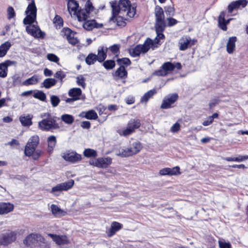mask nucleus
<instances>
[{
    "label": "nucleus",
    "mask_w": 248,
    "mask_h": 248,
    "mask_svg": "<svg viewBox=\"0 0 248 248\" xmlns=\"http://www.w3.org/2000/svg\"><path fill=\"white\" fill-rule=\"evenodd\" d=\"M7 14H8V18L9 19L13 18L15 16L16 14H15L14 9L12 7L10 6L8 8Z\"/></svg>",
    "instance_id": "56"
},
{
    "label": "nucleus",
    "mask_w": 248,
    "mask_h": 248,
    "mask_svg": "<svg viewBox=\"0 0 248 248\" xmlns=\"http://www.w3.org/2000/svg\"><path fill=\"white\" fill-rule=\"evenodd\" d=\"M237 6L239 8H240L241 7L244 8L246 7L248 4V1L247 0H238L235 1Z\"/></svg>",
    "instance_id": "55"
},
{
    "label": "nucleus",
    "mask_w": 248,
    "mask_h": 248,
    "mask_svg": "<svg viewBox=\"0 0 248 248\" xmlns=\"http://www.w3.org/2000/svg\"><path fill=\"white\" fill-rule=\"evenodd\" d=\"M32 116L28 114L26 116H21L19 117V121L23 126H30L32 124Z\"/></svg>",
    "instance_id": "26"
},
{
    "label": "nucleus",
    "mask_w": 248,
    "mask_h": 248,
    "mask_svg": "<svg viewBox=\"0 0 248 248\" xmlns=\"http://www.w3.org/2000/svg\"><path fill=\"white\" fill-rule=\"evenodd\" d=\"M166 14L168 16H173L175 13V9L172 6H167L164 7Z\"/></svg>",
    "instance_id": "42"
},
{
    "label": "nucleus",
    "mask_w": 248,
    "mask_h": 248,
    "mask_svg": "<svg viewBox=\"0 0 248 248\" xmlns=\"http://www.w3.org/2000/svg\"><path fill=\"white\" fill-rule=\"evenodd\" d=\"M123 227V225L118 222L114 221L111 223L110 228L108 229L107 234L108 236H112L117 232Z\"/></svg>",
    "instance_id": "21"
},
{
    "label": "nucleus",
    "mask_w": 248,
    "mask_h": 248,
    "mask_svg": "<svg viewBox=\"0 0 248 248\" xmlns=\"http://www.w3.org/2000/svg\"><path fill=\"white\" fill-rule=\"evenodd\" d=\"M123 19L122 16H119L118 17L116 16L113 20H110L109 19V20L112 21L114 22H116L117 25L119 26L124 27L126 25V22Z\"/></svg>",
    "instance_id": "45"
},
{
    "label": "nucleus",
    "mask_w": 248,
    "mask_h": 248,
    "mask_svg": "<svg viewBox=\"0 0 248 248\" xmlns=\"http://www.w3.org/2000/svg\"><path fill=\"white\" fill-rule=\"evenodd\" d=\"M237 40V37L235 36H232L229 38L227 44L226 49L227 51L229 54H231L233 52L235 48V43Z\"/></svg>",
    "instance_id": "24"
},
{
    "label": "nucleus",
    "mask_w": 248,
    "mask_h": 248,
    "mask_svg": "<svg viewBox=\"0 0 248 248\" xmlns=\"http://www.w3.org/2000/svg\"><path fill=\"white\" fill-rule=\"evenodd\" d=\"M220 101L219 97H215L212 98L209 104V106L210 109H212L214 107H215L217 105Z\"/></svg>",
    "instance_id": "47"
},
{
    "label": "nucleus",
    "mask_w": 248,
    "mask_h": 248,
    "mask_svg": "<svg viewBox=\"0 0 248 248\" xmlns=\"http://www.w3.org/2000/svg\"><path fill=\"white\" fill-rule=\"evenodd\" d=\"M78 3L75 0H69L67 3V8L69 12L73 11L76 13L78 8Z\"/></svg>",
    "instance_id": "34"
},
{
    "label": "nucleus",
    "mask_w": 248,
    "mask_h": 248,
    "mask_svg": "<svg viewBox=\"0 0 248 248\" xmlns=\"http://www.w3.org/2000/svg\"><path fill=\"white\" fill-rule=\"evenodd\" d=\"M131 147L135 154L139 153L142 148L141 144L140 142H133Z\"/></svg>",
    "instance_id": "44"
},
{
    "label": "nucleus",
    "mask_w": 248,
    "mask_h": 248,
    "mask_svg": "<svg viewBox=\"0 0 248 248\" xmlns=\"http://www.w3.org/2000/svg\"><path fill=\"white\" fill-rule=\"evenodd\" d=\"M117 155L122 157H127L128 155L126 151V148L119 150V153L117 154Z\"/></svg>",
    "instance_id": "57"
},
{
    "label": "nucleus",
    "mask_w": 248,
    "mask_h": 248,
    "mask_svg": "<svg viewBox=\"0 0 248 248\" xmlns=\"http://www.w3.org/2000/svg\"><path fill=\"white\" fill-rule=\"evenodd\" d=\"M112 8V16L110 20H113L119 13L126 12V15L130 17H133L136 14V7L131 5L129 0H120L110 2Z\"/></svg>",
    "instance_id": "3"
},
{
    "label": "nucleus",
    "mask_w": 248,
    "mask_h": 248,
    "mask_svg": "<svg viewBox=\"0 0 248 248\" xmlns=\"http://www.w3.org/2000/svg\"><path fill=\"white\" fill-rule=\"evenodd\" d=\"M166 27H163L162 29L158 28V26H155V31L156 32L157 36L155 38L153 41L149 38H148L144 44L142 45H137L134 48L130 50V53L133 57H136L141 53H146L147 52L151 47H155L156 45H160V40H163L165 38L164 35L163 33Z\"/></svg>",
    "instance_id": "2"
},
{
    "label": "nucleus",
    "mask_w": 248,
    "mask_h": 248,
    "mask_svg": "<svg viewBox=\"0 0 248 248\" xmlns=\"http://www.w3.org/2000/svg\"><path fill=\"white\" fill-rule=\"evenodd\" d=\"M62 157L66 161H68L72 163L77 162L80 161L82 158L80 155L76 152H70L69 151L65 153L62 156Z\"/></svg>",
    "instance_id": "16"
},
{
    "label": "nucleus",
    "mask_w": 248,
    "mask_h": 248,
    "mask_svg": "<svg viewBox=\"0 0 248 248\" xmlns=\"http://www.w3.org/2000/svg\"><path fill=\"white\" fill-rule=\"evenodd\" d=\"M48 235L58 245H64L67 243L68 240L66 236L58 235L51 233H49Z\"/></svg>",
    "instance_id": "20"
},
{
    "label": "nucleus",
    "mask_w": 248,
    "mask_h": 248,
    "mask_svg": "<svg viewBox=\"0 0 248 248\" xmlns=\"http://www.w3.org/2000/svg\"><path fill=\"white\" fill-rule=\"evenodd\" d=\"M57 80L55 78H47L45 79L42 83L41 87H44L46 89H49L55 85Z\"/></svg>",
    "instance_id": "31"
},
{
    "label": "nucleus",
    "mask_w": 248,
    "mask_h": 248,
    "mask_svg": "<svg viewBox=\"0 0 248 248\" xmlns=\"http://www.w3.org/2000/svg\"><path fill=\"white\" fill-rule=\"evenodd\" d=\"M50 102L53 107H56L58 106L60 102L59 97L55 95H52L50 97Z\"/></svg>",
    "instance_id": "43"
},
{
    "label": "nucleus",
    "mask_w": 248,
    "mask_h": 248,
    "mask_svg": "<svg viewBox=\"0 0 248 248\" xmlns=\"http://www.w3.org/2000/svg\"><path fill=\"white\" fill-rule=\"evenodd\" d=\"M83 155L87 157H95L97 155V152L92 149H85L83 152Z\"/></svg>",
    "instance_id": "38"
},
{
    "label": "nucleus",
    "mask_w": 248,
    "mask_h": 248,
    "mask_svg": "<svg viewBox=\"0 0 248 248\" xmlns=\"http://www.w3.org/2000/svg\"><path fill=\"white\" fill-rule=\"evenodd\" d=\"M47 142L48 143V151L49 153H51L57 142L56 137L53 135L50 136L47 138Z\"/></svg>",
    "instance_id": "29"
},
{
    "label": "nucleus",
    "mask_w": 248,
    "mask_h": 248,
    "mask_svg": "<svg viewBox=\"0 0 248 248\" xmlns=\"http://www.w3.org/2000/svg\"><path fill=\"white\" fill-rule=\"evenodd\" d=\"M178 98V95L176 93L169 94L166 96L161 105V108L168 109L171 107V105L174 103Z\"/></svg>",
    "instance_id": "12"
},
{
    "label": "nucleus",
    "mask_w": 248,
    "mask_h": 248,
    "mask_svg": "<svg viewBox=\"0 0 248 248\" xmlns=\"http://www.w3.org/2000/svg\"><path fill=\"white\" fill-rule=\"evenodd\" d=\"M98 163L97 167L100 168H106L112 163V159L109 157L105 158H98L97 159Z\"/></svg>",
    "instance_id": "22"
},
{
    "label": "nucleus",
    "mask_w": 248,
    "mask_h": 248,
    "mask_svg": "<svg viewBox=\"0 0 248 248\" xmlns=\"http://www.w3.org/2000/svg\"><path fill=\"white\" fill-rule=\"evenodd\" d=\"M63 35L65 36L68 42L73 45L78 43V39L75 37V33L69 28H63L62 31Z\"/></svg>",
    "instance_id": "15"
},
{
    "label": "nucleus",
    "mask_w": 248,
    "mask_h": 248,
    "mask_svg": "<svg viewBox=\"0 0 248 248\" xmlns=\"http://www.w3.org/2000/svg\"><path fill=\"white\" fill-rule=\"evenodd\" d=\"M125 102L128 105L132 104L135 102V98L132 96H128L125 99Z\"/></svg>",
    "instance_id": "64"
},
{
    "label": "nucleus",
    "mask_w": 248,
    "mask_h": 248,
    "mask_svg": "<svg viewBox=\"0 0 248 248\" xmlns=\"http://www.w3.org/2000/svg\"><path fill=\"white\" fill-rule=\"evenodd\" d=\"M62 190H67L72 187L74 184V181L71 179L67 182L60 184Z\"/></svg>",
    "instance_id": "39"
},
{
    "label": "nucleus",
    "mask_w": 248,
    "mask_h": 248,
    "mask_svg": "<svg viewBox=\"0 0 248 248\" xmlns=\"http://www.w3.org/2000/svg\"><path fill=\"white\" fill-rule=\"evenodd\" d=\"M180 128V125L179 123H175L171 127V131L172 132H178Z\"/></svg>",
    "instance_id": "60"
},
{
    "label": "nucleus",
    "mask_w": 248,
    "mask_h": 248,
    "mask_svg": "<svg viewBox=\"0 0 248 248\" xmlns=\"http://www.w3.org/2000/svg\"><path fill=\"white\" fill-rule=\"evenodd\" d=\"M14 205L10 202H0V215L8 214L13 211Z\"/></svg>",
    "instance_id": "18"
},
{
    "label": "nucleus",
    "mask_w": 248,
    "mask_h": 248,
    "mask_svg": "<svg viewBox=\"0 0 248 248\" xmlns=\"http://www.w3.org/2000/svg\"><path fill=\"white\" fill-rule=\"evenodd\" d=\"M220 248H231V244L229 242L219 241Z\"/></svg>",
    "instance_id": "58"
},
{
    "label": "nucleus",
    "mask_w": 248,
    "mask_h": 248,
    "mask_svg": "<svg viewBox=\"0 0 248 248\" xmlns=\"http://www.w3.org/2000/svg\"><path fill=\"white\" fill-rule=\"evenodd\" d=\"M238 9L235 1L232 2L228 6V12L230 13H232L234 10Z\"/></svg>",
    "instance_id": "54"
},
{
    "label": "nucleus",
    "mask_w": 248,
    "mask_h": 248,
    "mask_svg": "<svg viewBox=\"0 0 248 248\" xmlns=\"http://www.w3.org/2000/svg\"><path fill=\"white\" fill-rule=\"evenodd\" d=\"M90 13L85 9H80L77 13V16L79 21L86 20L89 17Z\"/></svg>",
    "instance_id": "27"
},
{
    "label": "nucleus",
    "mask_w": 248,
    "mask_h": 248,
    "mask_svg": "<svg viewBox=\"0 0 248 248\" xmlns=\"http://www.w3.org/2000/svg\"><path fill=\"white\" fill-rule=\"evenodd\" d=\"M51 209L52 214L55 216L61 215L63 212L57 205L53 204L51 205Z\"/></svg>",
    "instance_id": "41"
},
{
    "label": "nucleus",
    "mask_w": 248,
    "mask_h": 248,
    "mask_svg": "<svg viewBox=\"0 0 248 248\" xmlns=\"http://www.w3.org/2000/svg\"><path fill=\"white\" fill-rule=\"evenodd\" d=\"M196 41V40L191 39L189 37H183L179 41V49L181 50H185L188 47L194 45Z\"/></svg>",
    "instance_id": "14"
},
{
    "label": "nucleus",
    "mask_w": 248,
    "mask_h": 248,
    "mask_svg": "<svg viewBox=\"0 0 248 248\" xmlns=\"http://www.w3.org/2000/svg\"><path fill=\"white\" fill-rule=\"evenodd\" d=\"M120 47V45L119 44H114L108 47V59L105 62H131L128 58H119L118 53Z\"/></svg>",
    "instance_id": "5"
},
{
    "label": "nucleus",
    "mask_w": 248,
    "mask_h": 248,
    "mask_svg": "<svg viewBox=\"0 0 248 248\" xmlns=\"http://www.w3.org/2000/svg\"><path fill=\"white\" fill-rule=\"evenodd\" d=\"M25 14L27 16L23 20V23L28 25L26 28L28 33L34 37H43L44 32L40 30L38 26L32 24L36 22L37 16V8L34 0H31V2L28 5Z\"/></svg>",
    "instance_id": "1"
},
{
    "label": "nucleus",
    "mask_w": 248,
    "mask_h": 248,
    "mask_svg": "<svg viewBox=\"0 0 248 248\" xmlns=\"http://www.w3.org/2000/svg\"><path fill=\"white\" fill-rule=\"evenodd\" d=\"M47 59L52 62H58L59 58L55 54L49 53L47 55Z\"/></svg>",
    "instance_id": "53"
},
{
    "label": "nucleus",
    "mask_w": 248,
    "mask_h": 248,
    "mask_svg": "<svg viewBox=\"0 0 248 248\" xmlns=\"http://www.w3.org/2000/svg\"><path fill=\"white\" fill-rule=\"evenodd\" d=\"M156 93L155 89H153L146 93L140 99V102H147L149 99Z\"/></svg>",
    "instance_id": "35"
},
{
    "label": "nucleus",
    "mask_w": 248,
    "mask_h": 248,
    "mask_svg": "<svg viewBox=\"0 0 248 248\" xmlns=\"http://www.w3.org/2000/svg\"><path fill=\"white\" fill-rule=\"evenodd\" d=\"M11 46V44L8 41L5 42L0 46V57L5 55Z\"/></svg>",
    "instance_id": "33"
},
{
    "label": "nucleus",
    "mask_w": 248,
    "mask_h": 248,
    "mask_svg": "<svg viewBox=\"0 0 248 248\" xmlns=\"http://www.w3.org/2000/svg\"><path fill=\"white\" fill-rule=\"evenodd\" d=\"M182 68L181 63H164L160 69L155 71L153 75L157 76H165L175 68L179 70Z\"/></svg>",
    "instance_id": "7"
},
{
    "label": "nucleus",
    "mask_w": 248,
    "mask_h": 248,
    "mask_svg": "<svg viewBox=\"0 0 248 248\" xmlns=\"http://www.w3.org/2000/svg\"><path fill=\"white\" fill-rule=\"evenodd\" d=\"M103 24H99L96 22L94 19L87 20L83 25V28L88 31H91L94 28L99 29L102 27Z\"/></svg>",
    "instance_id": "19"
},
{
    "label": "nucleus",
    "mask_w": 248,
    "mask_h": 248,
    "mask_svg": "<svg viewBox=\"0 0 248 248\" xmlns=\"http://www.w3.org/2000/svg\"><path fill=\"white\" fill-rule=\"evenodd\" d=\"M66 76L65 73L62 71H57L54 75V77L60 79L61 82H62V79L64 78Z\"/></svg>",
    "instance_id": "50"
},
{
    "label": "nucleus",
    "mask_w": 248,
    "mask_h": 248,
    "mask_svg": "<svg viewBox=\"0 0 248 248\" xmlns=\"http://www.w3.org/2000/svg\"><path fill=\"white\" fill-rule=\"evenodd\" d=\"M47 116V118L39 122V128L44 131H50L60 128L59 124L57 123L56 119L59 120V117L51 116L50 113H45L42 117Z\"/></svg>",
    "instance_id": "4"
},
{
    "label": "nucleus",
    "mask_w": 248,
    "mask_h": 248,
    "mask_svg": "<svg viewBox=\"0 0 248 248\" xmlns=\"http://www.w3.org/2000/svg\"><path fill=\"white\" fill-rule=\"evenodd\" d=\"M108 47L103 46H99L97 49V54L93 53L89 54L85 58V62H93L98 61V62H104L105 60L108 57Z\"/></svg>",
    "instance_id": "6"
},
{
    "label": "nucleus",
    "mask_w": 248,
    "mask_h": 248,
    "mask_svg": "<svg viewBox=\"0 0 248 248\" xmlns=\"http://www.w3.org/2000/svg\"><path fill=\"white\" fill-rule=\"evenodd\" d=\"M104 67L107 70L113 69L115 66V63H102Z\"/></svg>",
    "instance_id": "61"
},
{
    "label": "nucleus",
    "mask_w": 248,
    "mask_h": 248,
    "mask_svg": "<svg viewBox=\"0 0 248 248\" xmlns=\"http://www.w3.org/2000/svg\"><path fill=\"white\" fill-rule=\"evenodd\" d=\"M141 125L140 120L138 119H131L127 123V127L123 130L122 135L127 136L135 132Z\"/></svg>",
    "instance_id": "9"
},
{
    "label": "nucleus",
    "mask_w": 248,
    "mask_h": 248,
    "mask_svg": "<svg viewBox=\"0 0 248 248\" xmlns=\"http://www.w3.org/2000/svg\"><path fill=\"white\" fill-rule=\"evenodd\" d=\"M83 114H85V115L83 117L89 120H96L98 118L96 112L93 109L89 110L86 112L83 111L81 113V115Z\"/></svg>",
    "instance_id": "32"
},
{
    "label": "nucleus",
    "mask_w": 248,
    "mask_h": 248,
    "mask_svg": "<svg viewBox=\"0 0 248 248\" xmlns=\"http://www.w3.org/2000/svg\"><path fill=\"white\" fill-rule=\"evenodd\" d=\"M39 143V137L37 135L31 137L25 148L24 154L27 156H31Z\"/></svg>",
    "instance_id": "8"
},
{
    "label": "nucleus",
    "mask_w": 248,
    "mask_h": 248,
    "mask_svg": "<svg viewBox=\"0 0 248 248\" xmlns=\"http://www.w3.org/2000/svg\"><path fill=\"white\" fill-rule=\"evenodd\" d=\"M38 80L37 77L36 75L32 76L31 78L25 80L23 83L22 85L25 86H29L30 85H34L38 83Z\"/></svg>",
    "instance_id": "37"
},
{
    "label": "nucleus",
    "mask_w": 248,
    "mask_h": 248,
    "mask_svg": "<svg viewBox=\"0 0 248 248\" xmlns=\"http://www.w3.org/2000/svg\"><path fill=\"white\" fill-rule=\"evenodd\" d=\"M16 233L8 231L0 234V245L6 246L16 240Z\"/></svg>",
    "instance_id": "10"
},
{
    "label": "nucleus",
    "mask_w": 248,
    "mask_h": 248,
    "mask_svg": "<svg viewBox=\"0 0 248 248\" xmlns=\"http://www.w3.org/2000/svg\"><path fill=\"white\" fill-rule=\"evenodd\" d=\"M248 159V155L242 156L239 155L237 157H235V159L236 162H242L244 160H247Z\"/></svg>",
    "instance_id": "63"
},
{
    "label": "nucleus",
    "mask_w": 248,
    "mask_h": 248,
    "mask_svg": "<svg viewBox=\"0 0 248 248\" xmlns=\"http://www.w3.org/2000/svg\"><path fill=\"white\" fill-rule=\"evenodd\" d=\"M61 119L67 124H71L74 121V117L70 114H64L61 116Z\"/></svg>",
    "instance_id": "36"
},
{
    "label": "nucleus",
    "mask_w": 248,
    "mask_h": 248,
    "mask_svg": "<svg viewBox=\"0 0 248 248\" xmlns=\"http://www.w3.org/2000/svg\"><path fill=\"white\" fill-rule=\"evenodd\" d=\"M13 63H0V77L5 78L7 75L8 67Z\"/></svg>",
    "instance_id": "30"
},
{
    "label": "nucleus",
    "mask_w": 248,
    "mask_h": 248,
    "mask_svg": "<svg viewBox=\"0 0 248 248\" xmlns=\"http://www.w3.org/2000/svg\"><path fill=\"white\" fill-rule=\"evenodd\" d=\"M114 76L121 79H125L127 77V72L125 67L121 65L115 71Z\"/></svg>",
    "instance_id": "25"
},
{
    "label": "nucleus",
    "mask_w": 248,
    "mask_h": 248,
    "mask_svg": "<svg viewBox=\"0 0 248 248\" xmlns=\"http://www.w3.org/2000/svg\"><path fill=\"white\" fill-rule=\"evenodd\" d=\"M61 191H62V189L60 184H59L52 188L51 193L55 196H58L59 195V193Z\"/></svg>",
    "instance_id": "48"
},
{
    "label": "nucleus",
    "mask_w": 248,
    "mask_h": 248,
    "mask_svg": "<svg viewBox=\"0 0 248 248\" xmlns=\"http://www.w3.org/2000/svg\"><path fill=\"white\" fill-rule=\"evenodd\" d=\"M81 126L84 129H89L91 127V123L89 121H83Z\"/></svg>",
    "instance_id": "62"
},
{
    "label": "nucleus",
    "mask_w": 248,
    "mask_h": 248,
    "mask_svg": "<svg viewBox=\"0 0 248 248\" xmlns=\"http://www.w3.org/2000/svg\"><path fill=\"white\" fill-rule=\"evenodd\" d=\"M44 238L39 234L31 233L28 235L24 240V244L27 246H31L38 241H42Z\"/></svg>",
    "instance_id": "13"
},
{
    "label": "nucleus",
    "mask_w": 248,
    "mask_h": 248,
    "mask_svg": "<svg viewBox=\"0 0 248 248\" xmlns=\"http://www.w3.org/2000/svg\"><path fill=\"white\" fill-rule=\"evenodd\" d=\"M225 13L223 12L220 13L218 19V27L222 30L226 31L227 30V25L229 23L230 19H225Z\"/></svg>",
    "instance_id": "23"
},
{
    "label": "nucleus",
    "mask_w": 248,
    "mask_h": 248,
    "mask_svg": "<svg viewBox=\"0 0 248 248\" xmlns=\"http://www.w3.org/2000/svg\"><path fill=\"white\" fill-rule=\"evenodd\" d=\"M76 78L77 84L78 86H80L83 88H85L86 84L85 82V79L84 78L82 75H80L79 76L77 77Z\"/></svg>",
    "instance_id": "46"
},
{
    "label": "nucleus",
    "mask_w": 248,
    "mask_h": 248,
    "mask_svg": "<svg viewBox=\"0 0 248 248\" xmlns=\"http://www.w3.org/2000/svg\"><path fill=\"white\" fill-rule=\"evenodd\" d=\"M180 167L178 166L174 167L172 168H165L161 169L159 171V174L160 175H177L180 174Z\"/></svg>",
    "instance_id": "17"
},
{
    "label": "nucleus",
    "mask_w": 248,
    "mask_h": 248,
    "mask_svg": "<svg viewBox=\"0 0 248 248\" xmlns=\"http://www.w3.org/2000/svg\"><path fill=\"white\" fill-rule=\"evenodd\" d=\"M84 9L87 10L89 13L94 10V7L93 6V4L90 0H88L86 2Z\"/></svg>",
    "instance_id": "52"
},
{
    "label": "nucleus",
    "mask_w": 248,
    "mask_h": 248,
    "mask_svg": "<svg viewBox=\"0 0 248 248\" xmlns=\"http://www.w3.org/2000/svg\"><path fill=\"white\" fill-rule=\"evenodd\" d=\"M82 91L79 88H73L69 90L68 95L73 98H77L78 100H79L80 96L81 95Z\"/></svg>",
    "instance_id": "28"
},
{
    "label": "nucleus",
    "mask_w": 248,
    "mask_h": 248,
    "mask_svg": "<svg viewBox=\"0 0 248 248\" xmlns=\"http://www.w3.org/2000/svg\"><path fill=\"white\" fill-rule=\"evenodd\" d=\"M155 26H158L160 29H162L163 27H166L163 9L158 5L156 6L155 9Z\"/></svg>",
    "instance_id": "11"
},
{
    "label": "nucleus",
    "mask_w": 248,
    "mask_h": 248,
    "mask_svg": "<svg viewBox=\"0 0 248 248\" xmlns=\"http://www.w3.org/2000/svg\"><path fill=\"white\" fill-rule=\"evenodd\" d=\"M43 152L41 150L35 149V151L32 153L31 156H32L33 159L37 160L41 156Z\"/></svg>",
    "instance_id": "51"
},
{
    "label": "nucleus",
    "mask_w": 248,
    "mask_h": 248,
    "mask_svg": "<svg viewBox=\"0 0 248 248\" xmlns=\"http://www.w3.org/2000/svg\"><path fill=\"white\" fill-rule=\"evenodd\" d=\"M167 20L168 21V26L169 27L174 26L178 23V21L177 20L172 17H168L167 18Z\"/></svg>",
    "instance_id": "59"
},
{
    "label": "nucleus",
    "mask_w": 248,
    "mask_h": 248,
    "mask_svg": "<svg viewBox=\"0 0 248 248\" xmlns=\"http://www.w3.org/2000/svg\"><path fill=\"white\" fill-rule=\"evenodd\" d=\"M53 22L60 28L63 26V19L59 16L56 15L53 19Z\"/></svg>",
    "instance_id": "49"
},
{
    "label": "nucleus",
    "mask_w": 248,
    "mask_h": 248,
    "mask_svg": "<svg viewBox=\"0 0 248 248\" xmlns=\"http://www.w3.org/2000/svg\"><path fill=\"white\" fill-rule=\"evenodd\" d=\"M33 96L35 98L38 99L42 101H46V95L42 91H37V92L33 94Z\"/></svg>",
    "instance_id": "40"
}]
</instances>
